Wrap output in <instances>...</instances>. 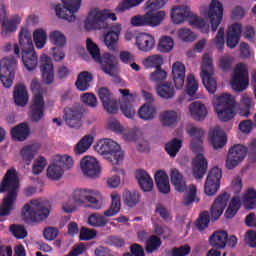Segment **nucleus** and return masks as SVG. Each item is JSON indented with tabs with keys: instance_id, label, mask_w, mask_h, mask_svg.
Returning <instances> with one entry per match:
<instances>
[{
	"instance_id": "18",
	"label": "nucleus",
	"mask_w": 256,
	"mask_h": 256,
	"mask_svg": "<svg viewBox=\"0 0 256 256\" xmlns=\"http://www.w3.org/2000/svg\"><path fill=\"white\" fill-rule=\"evenodd\" d=\"M40 72L42 82L46 85H50L54 81V65L52 60L47 55H42L40 58Z\"/></svg>"
},
{
	"instance_id": "36",
	"label": "nucleus",
	"mask_w": 256,
	"mask_h": 256,
	"mask_svg": "<svg viewBox=\"0 0 256 256\" xmlns=\"http://www.w3.org/2000/svg\"><path fill=\"white\" fill-rule=\"evenodd\" d=\"M171 183L179 193H185V191L188 189L186 180L177 169H173L171 171Z\"/></svg>"
},
{
	"instance_id": "5",
	"label": "nucleus",
	"mask_w": 256,
	"mask_h": 256,
	"mask_svg": "<svg viewBox=\"0 0 256 256\" xmlns=\"http://www.w3.org/2000/svg\"><path fill=\"white\" fill-rule=\"evenodd\" d=\"M49 208L39 200H31L22 209V218L26 223H40L48 218Z\"/></svg>"
},
{
	"instance_id": "46",
	"label": "nucleus",
	"mask_w": 256,
	"mask_h": 256,
	"mask_svg": "<svg viewBox=\"0 0 256 256\" xmlns=\"http://www.w3.org/2000/svg\"><path fill=\"white\" fill-rule=\"evenodd\" d=\"M241 208V200L239 197H233L229 207L227 208L225 212V218L228 220H232L237 213L240 211Z\"/></svg>"
},
{
	"instance_id": "41",
	"label": "nucleus",
	"mask_w": 256,
	"mask_h": 256,
	"mask_svg": "<svg viewBox=\"0 0 256 256\" xmlns=\"http://www.w3.org/2000/svg\"><path fill=\"white\" fill-rule=\"evenodd\" d=\"M189 109L192 118L198 121L203 120L208 113L206 106L199 101L193 102Z\"/></svg>"
},
{
	"instance_id": "37",
	"label": "nucleus",
	"mask_w": 256,
	"mask_h": 256,
	"mask_svg": "<svg viewBox=\"0 0 256 256\" xmlns=\"http://www.w3.org/2000/svg\"><path fill=\"white\" fill-rule=\"evenodd\" d=\"M228 233L226 231H217L209 239L213 248L224 249L227 245Z\"/></svg>"
},
{
	"instance_id": "20",
	"label": "nucleus",
	"mask_w": 256,
	"mask_h": 256,
	"mask_svg": "<svg viewBox=\"0 0 256 256\" xmlns=\"http://www.w3.org/2000/svg\"><path fill=\"white\" fill-rule=\"evenodd\" d=\"M45 103L40 93L35 94L30 106V119L38 122L44 117Z\"/></svg>"
},
{
	"instance_id": "27",
	"label": "nucleus",
	"mask_w": 256,
	"mask_h": 256,
	"mask_svg": "<svg viewBox=\"0 0 256 256\" xmlns=\"http://www.w3.org/2000/svg\"><path fill=\"white\" fill-rule=\"evenodd\" d=\"M121 33V25L112 26L104 37V43L109 50L115 51L117 49V42Z\"/></svg>"
},
{
	"instance_id": "51",
	"label": "nucleus",
	"mask_w": 256,
	"mask_h": 256,
	"mask_svg": "<svg viewBox=\"0 0 256 256\" xmlns=\"http://www.w3.org/2000/svg\"><path fill=\"white\" fill-rule=\"evenodd\" d=\"M181 147H182V140L178 138H174L166 144L165 150L168 153V155H170V157H176Z\"/></svg>"
},
{
	"instance_id": "58",
	"label": "nucleus",
	"mask_w": 256,
	"mask_h": 256,
	"mask_svg": "<svg viewBox=\"0 0 256 256\" xmlns=\"http://www.w3.org/2000/svg\"><path fill=\"white\" fill-rule=\"evenodd\" d=\"M161 120L164 126H173L177 123L178 115L175 111H165L161 116Z\"/></svg>"
},
{
	"instance_id": "59",
	"label": "nucleus",
	"mask_w": 256,
	"mask_h": 256,
	"mask_svg": "<svg viewBox=\"0 0 256 256\" xmlns=\"http://www.w3.org/2000/svg\"><path fill=\"white\" fill-rule=\"evenodd\" d=\"M163 64V58L160 55H152L149 56L144 60V65L147 68H161V65Z\"/></svg>"
},
{
	"instance_id": "2",
	"label": "nucleus",
	"mask_w": 256,
	"mask_h": 256,
	"mask_svg": "<svg viewBox=\"0 0 256 256\" xmlns=\"http://www.w3.org/2000/svg\"><path fill=\"white\" fill-rule=\"evenodd\" d=\"M19 45L14 44V54L17 58H21L22 51V61L24 66L28 71L34 70L38 64V59L34 51L32 37L29 30L25 28L21 30L19 34Z\"/></svg>"
},
{
	"instance_id": "19",
	"label": "nucleus",
	"mask_w": 256,
	"mask_h": 256,
	"mask_svg": "<svg viewBox=\"0 0 256 256\" xmlns=\"http://www.w3.org/2000/svg\"><path fill=\"white\" fill-rule=\"evenodd\" d=\"M230 195L227 192L221 193L211 206V218L212 221H217L223 215V212L228 204Z\"/></svg>"
},
{
	"instance_id": "29",
	"label": "nucleus",
	"mask_w": 256,
	"mask_h": 256,
	"mask_svg": "<svg viewBox=\"0 0 256 256\" xmlns=\"http://www.w3.org/2000/svg\"><path fill=\"white\" fill-rule=\"evenodd\" d=\"M248 155V147L235 144L229 149L227 161H244Z\"/></svg>"
},
{
	"instance_id": "28",
	"label": "nucleus",
	"mask_w": 256,
	"mask_h": 256,
	"mask_svg": "<svg viewBox=\"0 0 256 256\" xmlns=\"http://www.w3.org/2000/svg\"><path fill=\"white\" fill-rule=\"evenodd\" d=\"M192 14L189 7L181 6L172 9L171 18L175 24H181L187 19L191 20Z\"/></svg>"
},
{
	"instance_id": "43",
	"label": "nucleus",
	"mask_w": 256,
	"mask_h": 256,
	"mask_svg": "<svg viewBox=\"0 0 256 256\" xmlns=\"http://www.w3.org/2000/svg\"><path fill=\"white\" fill-rule=\"evenodd\" d=\"M64 175V170L60 166V164H51L48 166L46 171V177L50 179V181H60Z\"/></svg>"
},
{
	"instance_id": "49",
	"label": "nucleus",
	"mask_w": 256,
	"mask_h": 256,
	"mask_svg": "<svg viewBox=\"0 0 256 256\" xmlns=\"http://www.w3.org/2000/svg\"><path fill=\"white\" fill-rule=\"evenodd\" d=\"M155 113L156 109L150 103L144 104L138 111L139 117L144 120H152L155 117Z\"/></svg>"
},
{
	"instance_id": "26",
	"label": "nucleus",
	"mask_w": 256,
	"mask_h": 256,
	"mask_svg": "<svg viewBox=\"0 0 256 256\" xmlns=\"http://www.w3.org/2000/svg\"><path fill=\"white\" fill-rule=\"evenodd\" d=\"M64 118L66 124L71 128H80L82 112L77 109L66 108L64 109Z\"/></svg>"
},
{
	"instance_id": "25",
	"label": "nucleus",
	"mask_w": 256,
	"mask_h": 256,
	"mask_svg": "<svg viewBox=\"0 0 256 256\" xmlns=\"http://www.w3.org/2000/svg\"><path fill=\"white\" fill-rule=\"evenodd\" d=\"M241 33L242 26L238 23H235L228 28L226 44L229 48L233 49L237 46L240 41Z\"/></svg>"
},
{
	"instance_id": "35",
	"label": "nucleus",
	"mask_w": 256,
	"mask_h": 256,
	"mask_svg": "<svg viewBox=\"0 0 256 256\" xmlns=\"http://www.w3.org/2000/svg\"><path fill=\"white\" fill-rule=\"evenodd\" d=\"M136 179L142 191H145V192L152 191L153 180L145 170H142V169L137 170Z\"/></svg>"
},
{
	"instance_id": "63",
	"label": "nucleus",
	"mask_w": 256,
	"mask_h": 256,
	"mask_svg": "<svg viewBox=\"0 0 256 256\" xmlns=\"http://www.w3.org/2000/svg\"><path fill=\"white\" fill-rule=\"evenodd\" d=\"M186 92L188 95L193 96L198 90V82L193 74H190L187 78Z\"/></svg>"
},
{
	"instance_id": "6",
	"label": "nucleus",
	"mask_w": 256,
	"mask_h": 256,
	"mask_svg": "<svg viewBox=\"0 0 256 256\" xmlns=\"http://www.w3.org/2000/svg\"><path fill=\"white\" fill-rule=\"evenodd\" d=\"M215 111L221 121L227 122L234 118L236 102L232 95L224 93L213 100Z\"/></svg>"
},
{
	"instance_id": "1",
	"label": "nucleus",
	"mask_w": 256,
	"mask_h": 256,
	"mask_svg": "<svg viewBox=\"0 0 256 256\" xmlns=\"http://www.w3.org/2000/svg\"><path fill=\"white\" fill-rule=\"evenodd\" d=\"M0 193H6L0 205V217H7L11 215L13 205L17 201V193H19V176L15 168L7 170L0 182Z\"/></svg>"
},
{
	"instance_id": "17",
	"label": "nucleus",
	"mask_w": 256,
	"mask_h": 256,
	"mask_svg": "<svg viewBox=\"0 0 256 256\" xmlns=\"http://www.w3.org/2000/svg\"><path fill=\"white\" fill-rule=\"evenodd\" d=\"M189 135H191V137H193L192 142H191V147L192 150L194 151V153L196 154L195 157V161H206V158L203 154V146H202V137L205 134L204 130H202L201 128L192 126L189 130H188Z\"/></svg>"
},
{
	"instance_id": "15",
	"label": "nucleus",
	"mask_w": 256,
	"mask_h": 256,
	"mask_svg": "<svg viewBox=\"0 0 256 256\" xmlns=\"http://www.w3.org/2000/svg\"><path fill=\"white\" fill-rule=\"evenodd\" d=\"M222 170L218 167L212 168L207 176L204 191L206 196L214 197L218 193L221 185Z\"/></svg>"
},
{
	"instance_id": "11",
	"label": "nucleus",
	"mask_w": 256,
	"mask_h": 256,
	"mask_svg": "<svg viewBox=\"0 0 256 256\" xmlns=\"http://www.w3.org/2000/svg\"><path fill=\"white\" fill-rule=\"evenodd\" d=\"M17 70V59L10 56L0 61V80L5 88L13 86L15 71Z\"/></svg>"
},
{
	"instance_id": "45",
	"label": "nucleus",
	"mask_w": 256,
	"mask_h": 256,
	"mask_svg": "<svg viewBox=\"0 0 256 256\" xmlns=\"http://www.w3.org/2000/svg\"><path fill=\"white\" fill-rule=\"evenodd\" d=\"M123 200L127 207L133 208L140 203V194L137 191L126 190L123 194Z\"/></svg>"
},
{
	"instance_id": "47",
	"label": "nucleus",
	"mask_w": 256,
	"mask_h": 256,
	"mask_svg": "<svg viewBox=\"0 0 256 256\" xmlns=\"http://www.w3.org/2000/svg\"><path fill=\"white\" fill-rule=\"evenodd\" d=\"M39 149L40 146L38 144L24 146L20 151L21 157L24 161H32Z\"/></svg>"
},
{
	"instance_id": "42",
	"label": "nucleus",
	"mask_w": 256,
	"mask_h": 256,
	"mask_svg": "<svg viewBox=\"0 0 256 256\" xmlns=\"http://www.w3.org/2000/svg\"><path fill=\"white\" fill-rule=\"evenodd\" d=\"M94 141V137L92 135H86L84 136L74 147V153L76 157H79V155H83V153H86L92 145Z\"/></svg>"
},
{
	"instance_id": "61",
	"label": "nucleus",
	"mask_w": 256,
	"mask_h": 256,
	"mask_svg": "<svg viewBox=\"0 0 256 256\" xmlns=\"http://www.w3.org/2000/svg\"><path fill=\"white\" fill-rule=\"evenodd\" d=\"M49 38L50 41L58 47H63L66 44V38L60 31L51 32Z\"/></svg>"
},
{
	"instance_id": "9",
	"label": "nucleus",
	"mask_w": 256,
	"mask_h": 256,
	"mask_svg": "<svg viewBox=\"0 0 256 256\" xmlns=\"http://www.w3.org/2000/svg\"><path fill=\"white\" fill-rule=\"evenodd\" d=\"M72 200L75 204H84L88 202L93 210H101L103 197L100 192L92 189H76L72 194Z\"/></svg>"
},
{
	"instance_id": "24",
	"label": "nucleus",
	"mask_w": 256,
	"mask_h": 256,
	"mask_svg": "<svg viewBox=\"0 0 256 256\" xmlns=\"http://www.w3.org/2000/svg\"><path fill=\"white\" fill-rule=\"evenodd\" d=\"M80 167L86 177L96 179L101 173V166L98 161H81Z\"/></svg>"
},
{
	"instance_id": "50",
	"label": "nucleus",
	"mask_w": 256,
	"mask_h": 256,
	"mask_svg": "<svg viewBox=\"0 0 256 256\" xmlns=\"http://www.w3.org/2000/svg\"><path fill=\"white\" fill-rule=\"evenodd\" d=\"M162 246L161 239L156 235H151L146 241V252L147 254H152L159 250Z\"/></svg>"
},
{
	"instance_id": "39",
	"label": "nucleus",
	"mask_w": 256,
	"mask_h": 256,
	"mask_svg": "<svg viewBox=\"0 0 256 256\" xmlns=\"http://www.w3.org/2000/svg\"><path fill=\"white\" fill-rule=\"evenodd\" d=\"M29 126L27 123H20L11 129V136L14 141H25L29 137Z\"/></svg>"
},
{
	"instance_id": "56",
	"label": "nucleus",
	"mask_w": 256,
	"mask_h": 256,
	"mask_svg": "<svg viewBox=\"0 0 256 256\" xmlns=\"http://www.w3.org/2000/svg\"><path fill=\"white\" fill-rule=\"evenodd\" d=\"M252 99L247 95H243L241 98L240 115L249 117L251 114Z\"/></svg>"
},
{
	"instance_id": "14",
	"label": "nucleus",
	"mask_w": 256,
	"mask_h": 256,
	"mask_svg": "<svg viewBox=\"0 0 256 256\" xmlns=\"http://www.w3.org/2000/svg\"><path fill=\"white\" fill-rule=\"evenodd\" d=\"M231 86L235 91L242 92L249 86V73L247 67L240 63L234 69Z\"/></svg>"
},
{
	"instance_id": "31",
	"label": "nucleus",
	"mask_w": 256,
	"mask_h": 256,
	"mask_svg": "<svg viewBox=\"0 0 256 256\" xmlns=\"http://www.w3.org/2000/svg\"><path fill=\"white\" fill-rule=\"evenodd\" d=\"M14 102L16 105L24 107L29 102V93L27 87L23 84H18L14 88L13 93Z\"/></svg>"
},
{
	"instance_id": "55",
	"label": "nucleus",
	"mask_w": 256,
	"mask_h": 256,
	"mask_svg": "<svg viewBox=\"0 0 256 256\" xmlns=\"http://www.w3.org/2000/svg\"><path fill=\"white\" fill-rule=\"evenodd\" d=\"M10 233H12L14 238L17 240H23L27 237V229H25V226L20 224L11 225Z\"/></svg>"
},
{
	"instance_id": "54",
	"label": "nucleus",
	"mask_w": 256,
	"mask_h": 256,
	"mask_svg": "<svg viewBox=\"0 0 256 256\" xmlns=\"http://www.w3.org/2000/svg\"><path fill=\"white\" fill-rule=\"evenodd\" d=\"M196 195H197V188L194 184H191L189 186V191L187 192V194L184 197V201H183L184 206L189 207L195 201H197V203H198L199 199H196Z\"/></svg>"
},
{
	"instance_id": "10",
	"label": "nucleus",
	"mask_w": 256,
	"mask_h": 256,
	"mask_svg": "<svg viewBox=\"0 0 256 256\" xmlns=\"http://www.w3.org/2000/svg\"><path fill=\"white\" fill-rule=\"evenodd\" d=\"M164 0H148L145 4V9L148 12L145 13L147 26L156 27L161 24V22L165 19V12L164 11H157L161 9L165 5Z\"/></svg>"
},
{
	"instance_id": "60",
	"label": "nucleus",
	"mask_w": 256,
	"mask_h": 256,
	"mask_svg": "<svg viewBox=\"0 0 256 256\" xmlns=\"http://www.w3.org/2000/svg\"><path fill=\"white\" fill-rule=\"evenodd\" d=\"M174 47V41L171 37L164 36L161 38L158 49L160 52L167 53L171 51Z\"/></svg>"
},
{
	"instance_id": "8",
	"label": "nucleus",
	"mask_w": 256,
	"mask_h": 256,
	"mask_svg": "<svg viewBox=\"0 0 256 256\" xmlns=\"http://www.w3.org/2000/svg\"><path fill=\"white\" fill-rule=\"evenodd\" d=\"M99 155H103L108 161H123L125 154L120 145L112 139H101L95 146Z\"/></svg>"
},
{
	"instance_id": "44",
	"label": "nucleus",
	"mask_w": 256,
	"mask_h": 256,
	"mask_svg": "<svg viewBox=\"0 0 256 256\" xmlns=\"http://www.w3.org/2000/svg\"><path fill=\"white\" fill-rule=\"evenodd\" d=\"M92 79L93 77L91 73L83 71L78 75L75 85L80 91H86L89 88Z\"/></svg>"
},
{
	"instance_id": "62",
	"label": "nucleus",
	"mask_w": 256,
	"mask_h": 256,
	"mask_svg": "<svg viewBox=\"0 0 256 256\" xmlns=\"http://www.w3.org/2000/svg\"><path fill=\"white\" fill-rule=\"evenodd\" d=\"M105 244L107 246H111V247H115V248H122L125 245V241L120 236L111 235V236L107 237Z\"/></svg>"
},
{
	"instance_id": "33",
	"label": "nucleus",
	"mask_w": 256,
	"mask_h": 256,
	"mask_svg": "<svg viewBox=\"0 0 256 256\" xmlns=\"http://www.w3.org/2000/svg\"><path fill=\"white\" fill-rule=\"evenodd\" d=\"M136 45L139 48V50L149 52L154 48V37L146 33H141L136 37Z\"/></svg>"
},
{
	"instance_id": "52",
	"label": "nucleus",
	"mask_w": 256,
	"mask_h": 256,
	"mask_svg": "<svg viewBox=\"0 0 256 256\" xmlns=\"http://www.w3.org/2000/svg\"><path fill=\"white\" fill-rule=\"evenodd\" d=\"M191 252L189 245L174 247L172 250L166 249L165 256H188Z\"/></svg>"
},
{
	"instance_id": "64",
	"label": "nucleus",
	"mask_w": 256,
	"mask_h": 256,
	"mask_svg": "<svg viewBox=\"0 0 256 256\" xmlns=\"http://www.w3.org/2000/svg\"><path fill=\"white\" fill-rule=\"evenodd\" d=\"M178 35L184 42H192L196 39L195 34L187 28L180 29Z\"/></svg>"
},
{
	"instance_id": "4",
	"label": "nucleus",
	"mask_w": 256,
	"mask_h": 256,
	"mask_svg": "<svg viewBox=\"0 0 256 256\" xmlns=\"http://www.w3.org/2000/svg\"><path fill=\"white\" fill-rule=\"evenodd\" d=\"M111 199V206L103 212V215L98 212L89 215L87 223L90 227L104 229L109 223L107 218L115 217L120 213L121 201L119 195H111Z\"/></svg>"
},
{
	"instance_id": "34",
	"label": "nucleus",
	"mask_w": 256,
	"mask_h": 256,
	"mask_svg": "<svg viewBox=\"0 0 256 256\" xmlns=\"http://www.w3.org/2000/svg\"><path fill=\"white\" fill-rule=\"evenodd\" d=\"M155 181L160 193H163L164 195H167V193H170L169 178L165 171L163 170L157 171L155 174Z\"/></svg>"
},
{
	"instance_id": "3",
	"label": "nucleus",
	"mask_w": 256,
	"mask_h": 256,
	"mask_svg": "<svg viewBox=\"0 0 256 256\" xmlns=\"http://www.w3.org/2000/svg\"><path fill=\"white\" fill-rule=\"evenodd\" d=\"M86 48L92 59L101 65V69L108 75L115 77L117 74L116 57L110 53H105L103 56L100 54L98 46L88 38L86 40Z\"/></svg>"
},
{
	"instance_id": "30",
	"label": "nucleus",
	"mask_w": 256,
	"mask_h": 256,
	"mask_svg": "<svg viewBox=\"0 0 256 256\" xmlns=\"http://www.w3.org/2000/svg\"><path fill=\"white\" fill-rule=\"evenodd\" d=\"M209 137L214 149H222L227 143V137L220 127L214 128L210 132Z\"/></svg>"
},
{
	"instance_id": "21",
	"label": "nucleus",
	"mask_w": 256,
	"mask_h": 256,
	"mask_svg": "<svg viewBox=\"0 0 256 256\" xmlns=\"http://www.w3.org/2000/svg\"><path fill=\"white\" fill-rule=\"evenodd\" d=\"M98 96L102 101L104 109L109 114H115L118 111L117 101L112 98V94L107 88L105 87L100 88L98 90Z\"/></svg>"
},
{
	"instance_id": "32",
	"label": "nucleus",
	"mask_w": 256,
	"mask_h": 256,
	"mask_svg": "<svg viewBox=\"0 0 256 256\" xmlns=\"http://www.w3.org/2000/svg\"><path fill=\"white\" fill-rule=\"evenodd\" d=\"M21 23V17L15 15L10 19H4L1 26V35L7 37L10 33L17 31V25Z\"/></svg>"
},
{
	"instance_id": "16",
	"label": "nucleus",
	"mask_w": 256,
	"mask_h": 256,
	"mask_svg": "<svg viewBox=\"0 0 256 256\" xmlns=\"http://www.w3.org/2000/svg\"><path fill=\"white\" fill-rule=\"evenodd\" d=\"M224 7L223 4L218 0H212L209 8L206 12V16L211 23V28L213 32H216L219 25L223 20Z\"/></svg>"
},
{
	"instance_id": "57",
	"label": "nucleus",
	"mask_w": 256,
	"mask_h": 256,
	"mask_svg": "<svg viewBox=\"0 0 256 256\" xmlns=\"http://www.w3.org/2000/svg\"><path fill=\"white\" fill-rule=\"evenodd\" d=\"M33 39L36 45V48L42 49L46 43L47 34L42 29H37L33 33Z\"/></svg>"
},
{
	"instance_id": "38",
	"label": "nucleus",
	"mask_w": 256,
	"mask_h": 256,
	"mask_svg": "<svg viewBox=\"0 0 256 256\" xmlns=\"http://www.w3.org/2000/svg\"><path fill=\"white\" fill-rule=\"evenodd\" d=\"M156 92L158 96L166 100L172 99L175 96V89L171 82L157 84Z\"/></svg>"
},
{
	"instance_id": "23",
	"label": "nucleus",
	"mask_w": 256,
	"mask_h": 256,
	"mask_svg": "<svg viewBox=\"0 0 256 256\" xmlns=\"http://www.w3.org/2000/svg\"><path fill=\"white\" fill-rule=\"evenodd\" d=\"M186 68L183 63L177 61L172 66V77L176 89L180 90L185 83Z\"/></svg>"
},
{
	"instance_id": "7",
	"label": "nucleus",
	"mask_w": 256,
	"mask_h": 256,
	"mask_svg": "<svg viewBox=\"0 0 256 256\" xmlns=\"http://www.w3.org/2000/svg\"><path fill=\"white\" fill-rule=\"evenodd\" d=\"M107 19L115 21L117 17L114 13H109L108 10L100 11L95 8L89 12L84 22L85 29L87 31L105 29L108 26L106 23Z\"/></svg>"
},
{
	"instance_id": "48",
	"label": "nucleus",
	"mask_w": 256,
	"mask_h": 256,
	"mask_svg": "<svg viewBox=\"0 0 256 256\" xmlns=\"http://www.w3.org/2000/svg\"><path fill=\"white\" fill-rule=\"evenodd\" d=\"M243 205L247 210H253L256 205V190L249 188L243 196Z\"/></svg>"
},
{
	"instance_id": "53",
	"label": "nucleus",
	"mask_w": 256,
	"mask_h": 256,
	"mask_svg": "<svg viewBox=\"0 0 256 256\" xmlns=\"http://www.w3.org/2000/svg\"><path fill=\"white\" fill-rule=\"evenodd\" d=\"M210 213L208 211H203L199 218L197 219L196 226L199 231H204L209 227L210 224Z\"/></svg>"
},
{
	"instance_id": "40",
	"label": "nucleus",
	"mask_w": 256,
	"mask_h": 256,
	"mask_svg": "<svg viewBox=\"0 0 256 256\" xmlns=\"http://www.w3.org/2000/svg\"><path fill=\"white\" fill-rule=\"evenodd\" d=\"M208 171V161H193L192 175L197 181H202Z\"/></svg>"
},
{
	"instance_id": "12",
	"label": "nucleus",
	"mask_w": 256,
	"mask_h": 256,
	"mask_svg": "<svg viewBox=\"0 0 256 256\" xmlns=\"http://www.w3.org/2000/svg\"><path fill=\"white\" fill-rule=\"evenodd\" d=\"M213 74V60L208 54H205L201 65V78L205 88L211 94H214L217 90V82L212 77Z\"/></svg>"
},
{
	"instance_id": "13",
	"label": "nucleus",
	"mask_w": 256,
	"mask_h": 256,
	"mask_svg": "<svg viewBox=\"0 0 256 256\" xmlns=\"http://www.w3.org/2000/svg\"><path fill=\"white\" fill-rule=\"evenodd\" d=\"M63 5L58 4L54 6L55 13L58 18L74 22L76 16L74 13L78 12L81 7L82 0H61Z\"/></svg>"
},
{
	"instance_id": "22",
	"label": "nucleus",
	"mask_w": 256,
	"mask_h": 256,
	"mask_svg": "<svg viewBox=\"0 0 256 256\" xmlns=\"http://www.w3.org/2000/svg\"><path fill=\"white\" fill-rule=\"evenodd\" d=\"M119 92L122 94L124 100L120 104L123 114L127 118H133L135 115V109L133 108L131 102L134 100V95L131 94L128 89H119Z\"/></svg>"
}]
</instances>
